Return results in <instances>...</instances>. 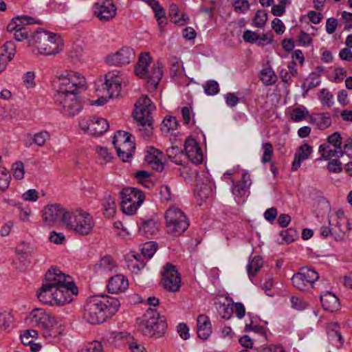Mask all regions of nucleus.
<instances>
[{"label":"nucleus","instance_id":"obj_49","mask_svg":"<svg viewBox=\"0 0 352 352\" xmlns=\"http://www.w3.org/2000/svg\"><path fill=\"white\" fill-rule=\"evenodd\" d=\"M50 135L46 131H40L36 133L33 138V142L38 146H43L45 145L47 140H50Z\"/></svg>","mask_w":352,"mask_h":352},{"label":"nucleus","instance_id":"obj_4","mask_svg":"<svg viewBox=\"0 0 352 352\" xmlns=\"http://www.w3.org/2000/svg\"><path fill=\"white\" fill-rule=\"evenodd\" d=\"M151 63V57L148 53H142L139 61L135 67V74L141 78L145 79L146 87L149 91L155 90L163 76L162 64L160 62L148 66Z\"/></svg>","mask_w":352,"mask_h":352},{"label":"nucleus","instance_id":"obj_7","mask_svg":"<svg viewBox=\"0 0 352 352\" xmlns=\"http://www.w3.org/2000/svg\"><path fill=\"white\" fill-rule=\"evenodd\" d=\"M43 283L58 289L61 295L70 298L78 294V288L72 277L63 273L59 269L52 267L45 274Z\"/></svg>","mask_w":352,"mask_h":352},{"label":"nucleus","instance_id":"obj_20","mask_svg":"<svg viewBox=\"0 0 352 352\" xmlns=\"http://www.w3.org/2000/svg\"><path fill=\"white\" fill-rule=\"evenodd\" d=\"M185 154L190 161L195 164H199L203 161V153L199 144L195 139L188 138L184 143Z\"/></svg>","mask_w":352,"mask_h":352},{"label":"nucleus","instance_id":"obj_21","mask_svg":"<svg viewBox=\"0 0 352 352\" xmlns=\"http://www.w3.org/2000/svg\"><path fill=\"white\" fill-rule=\"evenodd\" d=\"M138 225L139 234L147 238L155 236L160 231V223L154 219H141Z\"/></svg>","mask_w":352,"mask_h":352},{"label":"nucleus","instance_id":"obj_62","mask_svg":"<svg viewBox=\"0 0 352 352\" xmlns=\"http://www.w3.org/2000/svg\"><path fill=\"white\" fill-rule=\"evenodd\" d=\"M151 177V174L146 170H139L135 174V177L137 179L138 182L141 184H144V183H148L151 184V181L149 180Z\"/></svg>","mask_w":352,"mask_h":352},{"label":"nucleus","instance_id":"obj_8","mask_svg":"<svg viewBox=\"0 0 352 352\" xmlns=\"http://www.w3.org/2000/svg\"><path fill=\"white\" fill-rule=\"evenodd\" d=\"M25 322L33 327L42 329L66 328L67 324L60 317H55L47 314L43 309H33L25 318Z\"/></svg>","mask_w":352,"mask_h":352},{"label":"nucleus","instance_id":"obj_13","mask_svg":"<svg viewBox=\"0 0 352 352\" xmlns=\"http://www.w3.org/2000/svg\"><path fill=\"white\" fill-rule=\"evenodd\" d=\"M79 126L85 133L92 136H99L109 129L107 120L91 116H85L80 118Z\"/></svg>","mask_w":352,"mask_h":352},{"label":"nucleus","instance_id":"obj_45","mask_svg":"<svg viewBox=\"0 0 352 352\" xmlns=\"http://www.w3.org/2000/svg\"><path fill=\"white\" fill-rule=\"evenodd\" d=\"M177 121L175 117L168 116L164 119L161 125V130L164 133H168L177 129Z\"/></svg>","mask_w":352,"mask_h":352},{"label":"nucleus","instance_id":"obj_23","mask_svg":"<svg viewBox=\"0 0 352 352\" xmlns=\"http://www.w3.org/2000/svg\"><path fill=\"white\" fill-rule=\"evenodd\" d=\"M312 152V147L307 143H305L298 147L294 155V159L292 166V170H298L300 168L302 162L307 160L311 156Z\"/></svg>","mask_w":352,"mask_h":352},{"label":"nucleus","instance_id":"obj_9","mask_svg":"<svg viewBox=\"0 0 352 352\" xmlns=\"http://www.w3.org/2000/svg\"><path fill=\"white\" fill-rule=\"evenodd\" d=\"M166 228L168 234L182 235L188 228L189 221L184 213L178 208H170L165 213Z\"/></svg>","mask_w":352,"mask_h":352},{"label":"nucleus","instance_id":"obj_22","mask_svg":"<svg viewBox=\"0 0 352 352\" xmlns=\"http://www.w3.org/2000/svg\"><path fill=\"white\" fill-rule=\"evenodd\" d=\"M107 287L109 293L119 294L128 289L129 281L123 275L118 274L109 279Z\"/></svg>","mask_w":352,"mask_h":352},{"label":"nucleus","instance_id":"obj_15","mask_svg":"<svg viewBox=\"0 0 352 352\" xmlns=\"http://www.w3.org/2000/svg\"><path fill=\"white\" fill-rule=\"evenodd\" d=\"M138 328L140 330L146 329L148 330H166L168 328L166 318L160 316L159 314L153 311H147L141 318L138 319Z\"/></svg>","mask_w":352,"mask_h":352},{"label":"nucleus","instance_id":"obj_48","mask_svg":"<svg viewBox=\"0 0 352 352\" xmlns=\"http://www.w3.org/2000/svg\"><path fill=\"white\" fill-rule=\"evenodd\" d=\"M267 20V13L265 10H258L253 19L255 26L262 28Z\"/></svg>","mask_w":352,"mask_h":352},{"label":"nucleus","instance_id":"obj_18","mask_svg":"<svg viewBox=\"0 0 352 352\" xmlns=\"http://www.w3.org/2000/svg\"><path fill=\"white\" fill-rule=\"evenodd\" d=\"M122 78L118 72H109L105 75V82L102 89H106L110 98L116 97L120 94Z\"/></svg>","mask_w":352,"mask_h":352},{"label":"nucleus","instance_id":"obj_59","mask_svg":"<svg viewBox=\"0 0 352 352\" xmlns=\"http://www.w3.org/2000/svg\"><path fill=\"white\" fill-rule=\"evenodd\" d=\"M233 6L237 12L245 13L250 9V3L247 0H236Z\"/></svg>","mask_w":352,"mask_h":352},{"label":"nucleus","instance_id":"obj_36","mask_svg":"<svg viewBox=\"0 0 352 352\" xmlns=\"http://www.w3.org/2000/svg\"><path fill=\"white\" fill-rule=\"evenodd\" d=\"M116 267V262L109 256H105L100 259L96 267L100 272H111Z\"/></svg>","mask_w":352,"mask_h":352},{"label":"nucleus","instance_id":"obj_46","mask_svg":"<svg viewBox=\"0 0 352 352\" xmlns=\"http://www.w3.org/2000/svg\"><path fill=\"white\" fill-rule=\"evenodd\" d=\"M96 152L98 153L99 159L102 160L103 163L106 164L110 162L113 159L111 153L106 147L97 146L96 147Z\"/></svg>","mask_w":352,"mask_h":352},{"label":"nucleus","instance_id":"obj_10","mask_svg":"<svg viewBox=\"0 0 352 352\" xmlns=\"http://www.w3.org/2000/svg\"><path fill=\"white\" fill-rule=\"evenodd\" d=\"M121 209L126 214H135L144 202L145 196L142 191L133 187H127L120 192Z\"/></svg>","mask_w":352,"mask_h":352},{"label":"nucleus","instance_id":"obj_50","mask_svg":"<svg viewBox=\"0 0 352 352\" xmlns=\"http://www.w3.org/2000/svg\"><path fill=\"white\" fill-rule=\"evenodd\" d=\"M38 331H23V333L20 335L21 342L24 345L32 344L34 340L37 339L38 336Z\"/></svg>","mask_w":352,"mask_h":352},{"label":"nucleus","instance_id":"obj_61","mask_svg":"<svg viewBox=\"0 0 352 352\" xmlns=\"http://www.w3.org/2000/svg\"><path fill=\"white\" fill-rule=\"evenodd\" d=\"M14 38L17 41H22L25 39H30V37L28 36V31L25 27L23 25L21 26L17 29V30L14 32Z\"/></svg>","mask_w":352,"mask_h":352},{"label":"nucleus","instance_id":"obj_42","mask_svg":"<svg viewBox=\"0 0 352 352\" xmlns=\"http://www.w3.org/2000/svg\"><path fill=\"white\" fill-rule=\"evenodd\" d=\"M218 314L222 318L230 319L233 314V305L219 302L217 306Z\"/></svg>","mask_w":352,"mask_h":352},{"label":"nucleus","instance_id":"obj_27","mask_svg":"<svg viewBox=\"0 0 352 352\" xmlns=\"http://www.w3.org/2000/svg\"><path fill=\"white\" fill-rule=\"evenodd\" d=\"M126 262L128 268L135 274H138L145 265L142 256L133 252L126 256Z\"/></svg>","mask_w":352,"mask_h":352},{"label":"nucleus","instance_id":"obj_60","mask_svg":"<svg viewBox=\"0 0 352 352\" xmlns=\"http://www.w3.org/2000/svg\"><path fill=\"white\" fill-rule=\"evenodd\" d=\"M184 69L182 61L178 58H174L171 61V72L175 75H181Z\"/></svg>","mask_w":352,"mask_h":352},{"label":"nucleus","instance_id":"obj_28","mask_svg":"<svg viewBox=\"0 0 352 352\" xmlns=\"http://www.w3.org/2000/svg\"><path fill=\"white\" fill-rule=\"evenodd\" d=\"M134 140L135 139L129 141L126 144H124L121 146H118L116 148L118 156L122 161L126 162L132 158L135 150Z\"/></svg>","mask_w":352,"mask_h":352},{"label":"nucleus","instance_id":"obj_52","mask_svg":"<svg viewBox=\"0 0 352 352\" xmlns=\"http://www.w3.org/2000/svg\"><path fill=\"white\" fill-rule=\"evenodd\" d=\"M212 328L210 318L208 316L201 314L197 318V330H207Z\"/></svg>","mask_w":352,"mask_h":352},{"label":"nucleus","instance_id":"obj_41","mask_svg":"<svg viewBox=\"0 0 352 352\" xmlns=\"http://www.w3.org/2000/svg\"><path fill=\"white\" fill-rule=\"evenodd\" d=\"M309 116V111L305 107H296L290 112V118L294 122H300Z\"/></svg>","mask_w":352,"mask_h":352},{"label":"nucleus","instance_id":"obj_5","mask_svg":"<svg viewBox=\"0 0 352 352\" xmlns=\"http://www.w3.org/2000/svg\"><path fill=\"white\" fill-rule=\"evenodd\" d=\"M63 224L69 231L80 236L90 234L95 226L93 217L82 208L66 212L63 217Z\"/></svg>","mask_w":352,"mask_h":352},{"label":"nucleus","instance_id":"obj_47","mask_svg":"<svg viewBox=\"0 0 352 352\" xmlns=\"http://www.w3.org/2000/svg\"><path fill=\"white\" fill-rule=\"evenodd\" d=\"M204 91L207 95L213 96L219 91V84L214 80H208L204 86Z\"/></svg>","mask_w":352,"mask_h":352},{"label":"nucleus","instance_id":"obj_2","mask_svg":"<svg viewBox=\"0 0 352 352\" xmlns=\"http://www.w3.org/2000/svg\"><path fill=\"white\" fill-rule=\"evenodd\" d=\"M120 307L119 300L108 295L89 298L85 306L84 318L92 324H100L114 315Z\"/></svg>","mask_w":352,"mask_h":352},{"label":"nucleus","instance_id":"obj_31","mask_svg":"<svg viewBox=\"0 0 352 352\" xmlns=\"http://www.w3.org/2000/svg\"><path fill=\"white\" fill-rule=\"evenodd\" d=\"M212 194V184L211 182L206 178V182L201 185L197 184L195 190V195L201 201L210 197Z\"/></svg>","mask_w":352,"mask_h":352},{"label":"nucleus","instance_id":"obj_39","mask_svg":"<svg viewBox=\"0 0 352 352\" xmlns=\"http://www.w3.org/2000/svg\"><path fill=\"white\" fill-rule=\"evenodd\" d=\"M14 327H16L13 316L8 311L0 312V329Z\"/></svg>","mask_w":352,"mask_h":352},{"label":"nucleus","instance_id":"obj_25","mask_svg":"<svg viewBox=\"0 0 352 352\" xmlns=\"http://www.w3.org/2000/svg\"><path fill=\"white\" fill-rule=\"evenodd\" d=\"M320 302L323 309L331 312L336 311L340 308L339 299L329 292L321 295Z\"/></svg>","mask_w":352,"mask_h":352},{"label":"nucleus","instance_id":"obj_29","mask_svg":"<svg viewBox=\"0 0 352 352\" xmlns=\"http://www.w3.org/2000/svg\"><path fill=\"white\" fill-rule=\"evenodd\" d=\"M309 122L315 124L320 130H324L331 124V118L329 113H316L309 116Z\"/></svg>","mask_w":352,"mask_h":352},{"label":"nucleus","instance_id":"obj_17","mask_svg":"<svg viewBox=\"0 0 352 352\" xmlns=\"http://www.w3.org/2000/svg\"><path fill=\"white\" fill-rule=\"evenodd\" d=\"M68 212L60 204H49L43 210V220L48 226L54 225L58 220L63 223V217Z\"/></svg>","mask_w":352,"mask_h":352},{"label":"nucleus","instance_id":"obj_32","mask_svg":"<svg viewBox=\"0 0 352 352\" xmlns=\"http://www.w3.org/2000/svg\"><path fill=\"white\" fill-rule=\"evenodd\" d=\"M319 153L322 157L327 160L331 157H341L345 153V151L342 149H331L329 144H321L319 146Z\"/></svg>","mask_w":352,"mask_h":352},{"label":"nucleus","instance_id":"obj_33","mask_svg":"<svg viewBox=\"0 0 352 352\" xmlns=\"http://www.w3.org/2000/svg\"><path fill=\"white\" fill-rule=\"evenodd\" d=\"M263 259L259 256H255L248 264L247 272L250 278L255 276L263 266Z\"/></svg>","mask_w":352,"mask_h":352},{"label":"nucleus","instance_id":"obj_44","mask_svg":"<svg viewBox=\"0 0 352 352\" xmlns=\"http://www.w3.org/2000/svg\"><path fill=\"white\" fill-rule=\"evenodd\" d=\"M262 149L263 153L261 157V162L264 164L270 162L274 155L272 144L270 142L263 143Z\"/></svg>","mask_w":352,"mask_h":352},{"label":"nucleus","instance_id":"obj_55","mask_svg":"<svg viewBox=\"0 0 352 352\" xmlns=\"http://www.w3.org/2000/svg\"><path fill=\"white\" fill-rule=\"evenodd\" d=\"M102 346L100 342L98 341H92L87 343L81 349L80 352H102Z\"/></svg>","mask_w":352,"mask_h":352},{"label":"nucleus","instance_id":"obj_24","mask_svg":"<svg viewBox=\"0 0 352 352\" xmlns=\"http://www.w3.org/2000/svg\"><path fill=\"white\" fill-rule=\"evenodd\" d=\"M163 153L158 149L151 147L147 151L145 156V161L150 164L152 168L158 172L164 170V164L162 162Z\"/></svg>","mask_w":352,"mask_h":352},{"label":"nucleus","instance_id":"obj_30","mask_svg":"<svg viewBox=\"0 0 352 352\" xmlns=\"http://www.w3.org/2000/svg\"><path fill=\"white\" fill-rule=\"evenodd\" d=\"M102 204L104 215L108 218L113 217L116 211L115 197L110 194H106Z\"/></svg>","mask_w":352,"mask_h":352},{"label":"nucleus","instance_id":"obj_35","mask_svg":"<svg viewBox=\"0 0 352 352\" xmlns=\"http://www.w3.org/2000/svg\"><path fill=\"white\" fill-rule=\"evenodd\" d=\"M297 74V69L296 68V62L292 61L287 65V68L282 69L280 72L279 76L281 80L288 83L292 80V78Z\"/></svg>","mask_w":352,"mask_h":352},{"label":"nucleus","instance_id":"obj_51","mask_svg":"<svg viewBox=\"0 0 352 352\" xmlns=\"http://www.w3.org/2000/svg\"><path fill=\"white\" fill-rule=\"evenodd\" d=\"M10 175L9 172L4 168L0 172V191L6 190L10 184Z\"/></svg>","mask_w":352,"mask_h":352},{"label":"nucleus","instance_id":"obj_14","mask_svg":"<svg viewBox=\"0 0 352 352\" xmlns=\"http://www.w3.org/2000/svg\"><path fill=\"white\" fill-rule=\"evenodd\" d=\"M181 276L176 267L171 263H166L164 267L162 284L169 292H177L181 287Z\"/></svg>","mask_w":352,"mask_h":352},{"label":"nucleus","instance_id":"obj_11","mask_svg":"<svg viewBox=\"0 0 352 352\" xmlns=\"http://www.w3.org/2000/svg\"><path fill=\"white\" fill-rule=\"evenodd\" d=\"M319 278V274L315 269L303 266L292 278L294 287L301 292H309L314 289V283Z\"/></svg>","mask_w":352,"mask_h":352},{"label":"nucleus","instance_id":"obj_54","mask_svg":"<svg viewBox=\"0 0 352 352\" xmlns=\"http://www.w3.org/2000/svg\"><path fill=\"white\" fill-rule=\"evenodd\" d=\"M327 142L331 144L337 149L341 148V144L342 142V138L339 132H335L327 137Z\"/></svg>","mask_w":352,"mask_h":352},{"label":"nucleus","instance_id":"obj_12","mask_svg":"<svg viewBox=\"0 0 352 352\" xmlns=\"http://www.w3.org/2000/svg\"><path fill=\"white\" fill-rule=\"evenodd\" d=\"M36 296L41 302L52 306H61L73 300V298L61 295L60 291L45 283H43L42 287L37 292Z\"/></svg>","mask_w":352,"mask_h":352},{"label":"nucleus","instance_id":"obj_26","mask_svg":"<svg viewBox=\"0 0 352 352\" xmlns=\"http://www.w3.org/2000/svg\"><path fill=\"white\" fill-rule=\"evenodd\" d=\"M40 24V21L34 19L31 16L27 15L19 16L14 18L8 25L7 30L8 32H12L16 30L19 28L24 25H30V24Z\"/></svg>","mask_w":352,"mask_h":352},{"label":"nucleus","instance_id":"obj_3","mask_svg":"<svg viewBox=\"0 0 352 352\" xmlns=\"http://www.w3.org/2000/svg\"><path fill=\"white\" fill-rule=\"evenodd\" d=\"M29 45L35 47L38 53L45 56L56 55L62 51L63 43L59 34L37 28L29 39Z\"/></svg>","mask_w":352,"mask_h":352},{"label":"nucleus","instance_id":"obj_53","mask_svg":"<svg viewBox=\"0 0 352 352\" xmlns=\"http://www.w3.org/2000/svg\"><path fill=\"white\" fill-rule=\"evenodd\" d=\"M328 339L330 342L336 345L338 348L340 347L344 342V339L340 331H329Z\"/></svg>","mask_w":352,"mask_h":352},{"label":"nucleus","instance_id":"obj_57","mask_svg":"<svg viewBox=\"0 0 352 352\" xmlns=\"http://www.w3.org/2000/svg\"><path fill=\"white\" fill-rule=\"evenodd\" d=\"M13 176L16 179H21L24 177L25 170L23 164L21 162H17L12 165Z\"/></svg>","mask_w":352,"mask_h":352},{"label":"nucleus","instance_id":"obj_34","mask_svg":"<svg viewBox=\"0 0 352 352\" xmlns=\"http://www.w3.org/2000/svg\"><path fill=\"white\" fill-rule=\"evenodd\" d=\"M168 159L177 165L183 163L184 151L177 146H172L166 150Z\"/></svg>","mask_w":352,"mask_h":352},{"label":"nucleus","instance_id":"obj_64","mask_svg":"<svg viewBox=\"0 0 352 352\" xmlns=\"http://www.w3.org/2000/svg\"><path fill=\"white\" fill-rule=\"evenodd\" d=\"M292 307L297 310H303L307 307V303L302 299L292 296L290 299Z\"/></svg>","mask_w":352,"mask_h":352},{"label":"nucleus","instance_id":"obj_63","mask_svg":"<svg viewBox=\"0 0 352 352\" xmlns=\"http://www.w3.org/2000/svg\"><path fill=\"white\" fill-rule=\"evenodd\" d=\"M321 102L323 105H326L330 107L333 105V95L326 89H322L321 91Z\"/></svg>","mask_w":352,"mask_h":352},{"label":"nucleus","instance_id":"obj_38","mask_svg":"<svg viewBox=\"0 0 352 352\" xmlns=\"http://www.w3.org/2000/svg\"><path fill=\"white\" fill-rule=\"evenodd\" d=\"M260 78L265 85H272L275 83L276 76L272 68L266 67L261 70Z\"/></svg>","mask_w":352,"mask_h":352},{"label":"nucleus","instance_id":"obj_16","mask_svg":"<svg viewBox=\"0 0 352 352\" xmlns=\"http://www.w3.org/2000/svg\"><path fill=\"white\" fill-rule=\"evenodd\" d=\"M135 58L133 50L131 47H124L115 52L108 55L105 58L107 64L113 66L121 67L128 65Z\"/></svg>","mask_w":352,"mask_h":352},{"label":"nucleus","instance_id":"obj_43","mask_svg":"<svg viewBox=\"0 0 352 352\" xmlns=\"http://www.w3.org/2000/svg\"><path fill=\"white\" fill-rule=\"evenodd\" d=\"M157 249V244L154 241H148L145 243L142 249V257L150 259L155 253Z\"/></svg>","mask_w":352,"mask_h":352},{"label":"nucleus","instance_id":"obj_40","mask_svg":"<svg viewBox=\"0 0 352 352\" xmlns=\"http://www.w3.org/2000/svg\"><path fill=\"white\" fill-rule=\"evenodd\" d=\"M320 74L318 72L311 73L302 84V88L307 90L313 89L318 86L320 83Z\"/></svg>","mask_w":352,"mask_h":352},{"label":"nucleus","instance_id":"obj_56","mask_svg":"<svg viewBox=\"0 0 352 352\" xmlns=\"http://www.w3.org/2000/svg\"><path fill=\"white\" fill-rule=\"evenodd\" d=\"M0 50L7 53L6 57L8 60H12L16 52L15 45L12 41H7L1 48Z\"/></svg>","mask_w":352,"mask_h":352},{"label":"nucleus","instance_id":"obj_19","mask_svg":"<svg viewBox=\"0 0 352 352\" xmlns=\"http://www.w3.org/2000/svg\"><path fill=\"white\" fill-rule=\"evenodd\" d=\"M95 14L100 21H109L115 17L116 8L111 0H105L95 4Z\"/></svg>","mask_w":352,"mask_h":352},{"label":"nucleus","instance_id":"obj_37","mask_svg":"<svg viewBox=\"0 0 352 352\" xmlns=\"http://www.w3.org/2000/svg\"><path fill=\"white\" fill-rule=\"evenodd\" d=\"M134 138L131 133L124 131H118L113 136V144L116 148L118 146H121L122 144H126L129 141H131Z\"/></svg>","mask_w":352,"mask_h":352},{"label":"nucleus","instance_id":"obj_6","mask_svg":"<svg viewBox=\"0 0 352 352\" xmlns=\"http://www.w3.org/2000/svg\"><path fill=\"white\" fill-rule=\"evenodd\" d=\"M155 109V104L147 96H142L135 104L133 116L144 138H148L153 133L152 113Z\"/></svg>","mask_w":352,"mask_h":352},{"label":"nucleus","instance_id":"obj_1","mask_svg":"<svg viewBox=\"0 0 352 352\" xmlns=\"http://www.w3.org/2000/svg\"><path fill=\"white\" fill-rule=\"evenodd\" d=\"M58 84L54 95L55 103L61 108L62 113L74 117L82 109L78 94L86 89L85 78L78 72L66 70L56 76Z\"/></svg>","mask_w":352,"mask_h":352},{"label":"nucleus","instance_id":"obj_58","mask_svg":"<svg viewBox=\"0 0 352 352\" xmlns=\"http://www.w3.org/2000/svg\"><path fill=\"white\" fill-rule=\"evenodd\" d=\"M149 5L152 8L156 19L164 18L166 16L165 10L161 6L158 1H151Z\"/></svg>","mask_w":352,"mask_h":352}]
</instances>
